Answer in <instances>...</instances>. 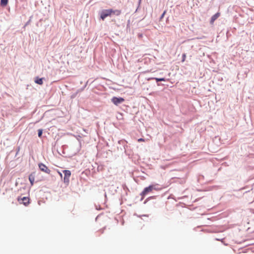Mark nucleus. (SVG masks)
<instances>
[{
    "instance_id": "nucleus-1",
    "label": "nucleus",
    "mask_w": 254,
    "mask_h": 254,
    "mask_svg": "<svg viewBox=\"0 0 254 254\" xmlns=\"http://www.w3.org/2000/svg\"><path fill=\"white\" fill-rule=\"evenodd\" d=\"M112 12V9H103L100 12V18L104 20L107 16L111 15Z\"/></svg>"
},
{
    "instance_id": "nucleus-2",
    "label": "nucleus",
    "mask_w": 254,
    "mask_h": 254,
    "mask_svg": "<svg viewBox=\"0 0 254 254\" xmlns=\"http://www.w3.org/2000/svg\"><path fill=\"white\" fill-rule=\"evenodd\" d=\"M153 190H156L155 185H150L145 188L141 192L140 195L142 197H144L149 192H151Z\"/></svg>"
},
{
    "instance_id": "nucleus-3",
    "label": "nucleus",
    "mask_w": 254,
    "mask_h": 254,
    "mask_svg": "<svg viewBox=\"0 0 254 254\" xmlns=\"http://www.w3.org/2000/svg\"><path fill=\"white\" fill-rule=\"evenodd\" d=\"M38 166H39L40 170L41 171L45 172L48 174H50L51 170L45 164H44L43 163H39L38 164Z\"/></svg>"
},
{
    "instance_id": "nucleus-4",
    "label": "nucleus",
    "mask_w": 254,
    "mask_h": 254,
    "mask_svg": "<svg viewBox=\"0 0 254 254\" xmlns=\"http://www.w3.org/2000/svg\"><path fill=\"white\" fill-rule=\"evenodd\" d=\"M112 102L116 105H118L119 104L125 101V99L122 97H114L111 99Z\"/></svg>"
},
{
    "instance_id": "nucleus-5",
    "label": "nucleus",
    "mask_w": 254,
    "mask_h": 254,
    "mask_svg": "<svg viewBox=\"0 0 254 254\" xmlns=\"http://www.w3.org/2000/svg\"><path fill=\"white\" fill-rule=\"evenodd\" d=\"M63 173L64 174V182H68L69 181V178L71 176V172L69 170H64Z\"/></svg>"
},
{
    "instance_id": "nucleus-6",
    "label": "nucleus",
    "mask_w": 254,
    "mask_h": 254,
    "mask_svg": "<svg viewBox=\"0 0 254 254\" xmlns=\"http://www.w3.org/2000/svg\"><path fill=\"white\" fill-rule=\"evenodd\" d=\"M18 201L25 206H27L29 203V198L27 197H23L22 198H18Z\"/></svg>"
},
{
    "instance_id": "nucleus-7",
    "label": "nucleus",
    "mask_w": 254,
    "mask_h": 254,
    "mask_svg": "<svg viewBox=\"0 0 254 254\" xmlns=\"http://www.w3.org/2000/svg\"><path fill=\"white\" fill-rule=\"evenodd\" d=\"M220 13L219 12H217L215 14L212 16L210 19V24H213L214 22L220 16Z\"/></svg>"
},
{
    "instance_id": "nucleus-8",
    "label": "nucleus",
    "mask_w": 254,
    "mask_h": 254,
    "mask_svg": "<svg viewBox=\"0 0 254 254\" xmlns=\"http://www.w3.org/2000/svg\"><path fill=\"white\" fill-rule=\"evenodd\" d=\"M29 180L30 182L31 185L33 186L35 181V173H31L29 176Z\"/></svg>"
},
{
    "instance_id": "nucleus-9",
    "label": "nucleus",
    "mask_w": 254,
    "mask_h": 254,
    "mask_svg": "<svg viewBox=\"0 0 254 254\" xmlns=\"http://www.w3.org/2000/svg\"><path fill=\"white\" fill-rule=\"evenodd\" d=\"M43 78H39L38 77H36L35 79V82L39 85H42L43 83Z\"/></svg>"
},
{
    "instance_id": "nucleus-10",
    "label": "nucleus",
    "mask_w": 254,
    "mask_h": 254,
    "mask_svg": "<svg viewBox=\"0 0 254 254\" xmlns=\"http://www.w3.org/2000/svg\"><path fill=\"white\" fill-rule=\"evenodd\" d=\"M121 10H118V9H116V10H113V12H112V14H114L117 16H119L121 14Z\"/></svg>"
},
{
    "instance_id": "nucleus-11",
    "label": "nucleus",
    "mask_w": 254,
    "mask_h": 254,
    "mask_svg": "<svg viewBox=\"0 0 254 254\" xmlns=\"http://www.w3.org/2000/svg\"><path fill=\"white\" fill-rule=\"evenodd\" d=\"M8 0H0V5L2 6H4L7 5Z\"/></svg>"
},
{
    "instance_id": "nucleus-12",
    "label": "nucleus",
    "mask_w": 254,
    "mask_h": 254,
    "mask_svg": "<svg viewBox=\"0 0 254 254\" xmlns=\"http://www.w3.org/2000/svg\"><path fill=\"white\" fill-rule=\"evenodd\" d=\"M43 133V130L42 129H39L38 130V136L41 137L42 136V134Z\"/></svg>"
},
{
    "instance_id": "nucleus-13",
    "label": "nucleus",
    "mask_w": 254,
    "mask_h": 254,
    "mask_svg": "<svg viewBox=\"0 0 254 254\" xmlns=\"http://www.w3.org/2000/svg\"><path fill=\"white\" fill-rule=\"evenodd\" d=\"M155 79L156 80V81H162L165 80V78H155Z\"/></svg>"
},
{
    "instance_id": "nucleus-14",
    "label": "nucleus",
    "mask_w": 254,
    "mask_h": 254,
    "mask_svg": "<svg viewBox=\"0 0 254 254\" xmlns=\"http://www.w3.org/2000/svg\"><path fill=\"white\" fill-rule=\"evenodd\" d=\"M166 13V11H164L163 12V13L161 14L160 17V20H161L164 16L165 14Z\"/></svg>"
},
{
    "instance_id": "nucleus-15",
    "label": "nucleus",
    "mask_w": 254,
    "mask_h": 254,
    "mask_svg": "<svg viewBox=\"0 0 254 254\" xmlns=\"http://www.w3.org/2000/svg\"><path fill=\"white\" fill-rule=\"evenodd\" d=\"M138 142H144L145 141V140L143 138H139L137 140Z\"/></svg>"
},
{
    "instance_id": "nucleus-16",
    "label": "nucleus",
    "mask_w": 254,
    "mask_h": 254,
    "mask_svg": "<svg viewBox=\"0 0 254 254\" xmlns=\"http://www.w3.org/2000/svg\"><path fill=\"white\" fill-rule=\"evenodd\" d=\"M104 230H105V228L101 229H100V230H99V232L101 234H103V233H104Z\"/></svg>"
},
{
    "instance_id": "nucleus-17",
    "label": "nucleus",
    "mask_w": 254,
    "mask_h": 254,
    "mask_svg": "<svg viewBox=\"0 0 254 254\" xmlns=\"http://www.w3.org/2000/svg\"><path fill=\"white\" fill-rule=\"evenodd\" d=\"M185 57H186V55L185 54H183V59L182 61V62H184Z\"/></svg>"
},
{
    "instance_id": "nucleus-18",
    "label": "nucleus",
    "mask_w": 254,
    "mask_h": 254,
    "mask_svg": "<svg viewBox=\"0 0 254 254\" xmlns=\"http://www.w3.org/2000/svg\"><path fill=\"white\" fill-rule=\"evenodd\" d=\"M58 173H59V175L60 176V177H62V176H63L62 174L60 172H58Z\"/></svg>"
},
{
    "instance_id": "nucleus-19",
    "label": "nucleus",
    "mask_w": 254,
    "mask_h": 254,
    "mask_svg": "<svg viewBox=\"0 0 254 254\" xmlns=\"http://www.w3.org/2000/svg\"><path fill=\"white\" fill-rule=\"evenodd\" d=\"M141 0H139V1H138V6H139V5H140V2H141Z\"/></svg>"
},
{
    "instance_id": "nucleus-20",
    "label": "nucleus",
    "mask_w": 254,
    "mask_h": 254,
    "mask_svg": "<svg viewBox=\"0 0 254 254\" xmlns=\"http://www.w3.org/2000/svg\"><path fill=\"white\" fill-rule=\"evenodd\" d=\"M216 240H217V241H220V239H216Z\"/></svg>"
}]
</instances>
